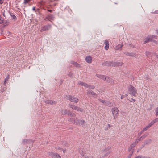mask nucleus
I'll list each match as a JSON object with an SVG mask.
<instances>
[{"instance_id": "f257e3e1", "label": "nucleus", "mask_w": 158, "mask_h": 158, "mask_svg": "<svg viewBox=\"0 0 158 158\" xmlns=\"http://www.w3.org/2000/svg\"><path fill=\"white\" fill-rule=\"evenodd\" d=\"M128 89L130 94L134 96H136V95L137 94V90L135 88L130 85L128 88Z\"/></svg>"}, {"instance_id": "f03ea898", "label": "nucleus", "mask_w": 158, "mask_h": 158, "mask_svg": "<svg viewBox=\"0 0 158 158\" xmlns=\"http://www.w3.org/2000/svg\"><path fill=\"white\" fill-rule=\"evenodd\" d=\"M67 99L70 101L75 103H77L78 101V99L74 96L69 95L67 98Z\"/></svg>"}, {"instance_id": "7ed1b4c3", "label": "nucleus", "mask_w": 158, "mask_h": 158, "mask_svg": "<svg viewBox=\"0 0 158 158\" xmlns=\"http://www.w3.org/2000/svg\"><path fill=\"white\" fill-rule=\"evenodd\" d=\"M119 111L117 108H114L111 109V111L115 119L117 117V114L118 113Z\"/></svg>"}, {"instance_id": "20e7f679", "label": "nucleus", "mask_w": 158, "mask_h": 158, "mask_svg": "<svg viewBox=\"0 0 158 158\" xmlns=\"http://www.w3.org/2000/svg\"><path fill=\"white\" fill-rule=\"evenodd\" d=\"M111 66L115 67L117 66H121L122 65V63L119 62L110 61Z\"/></svg>"}, {"instance_id": "39448f33", "label": "nucleus", "mask_w": 158, "mask_h": 158, "mask_svg": "<svg viewBox=\"0 0 158 158\" xmlns=\"http://www.w3.org/2000/svg\"><path fill=\"white\" fill-rule=\"evenodd\" d=\"M49 155L53 158H61L60 156L57 153L51 152L49 153Z\"/></svg>"}, {"instance_id": "423d86ee", "label": "nucleus", "mask_w": 158, "mask_h": 158, "mask_svg": "<svg viewBox=\"0 0 158 158\" xmlns=\"http://www.w3.org/2000/svg\"><path fill=\"white\" fill-rule=\"evenodd\" d=\"M70 107L72 108V109L76 110L77 111H80L81 112H82L83 111L82 109L78 107L73 104L70 105Z\"/></svg>"}, {"instance_id": "0eeeda50", "label": "nucleus", "mask_w": 158, "mask_h": 158, "mask_svg": "<svg viewBox=\"0 0 158 158\" xmlns=\"http://www.w3.org/2000/svg\"><path fill=\"white\" fill-rule=\"evenodd\" d=\"M32 140L30 139H23L22 142V144L25 145L26 144H31L33 143Z\"/></svg>"}, {"instance_id": "6e6552de", "label": "nucleus", "mask_w": 158, "mask_h": 158, "mask_svg": "<svg viewBox=\"0 0 158 158\" xmlns=\"http://www.w3.org/2000/svg\"><path fill=\"white\" fill-rule=\"evenodd\" d=\"M51 27V25L48 24L47 25L44 26L41 29V31H45L49 30Z\"/></svg>"}, {"instance_id": "1a4fd4ad", "label": "nucleus", "mask_w": 158, "mask_h": 158, "mask_svg": "<svg viewBox=\"0 0 158 158\" xmlns=\"http://www.w3.org/2000/svg\"><path fill=\"white\" fill-rule=\"evenodd\" d=\"M148 135V134H146L143 135L142 136L140 137L139 138L137 139L135 141V142L136 144H137L139 141L145 138Z\"/></svg>"}, {"instance_id": "9d476101", "label": "nucleus", "mask_w": 158, "mask_h": 158, "mask_svg": "<svg viewBox=\"0 0 158 158\" xmlns=\"http://www.w3.org/2000/svg\"><path fill=\"white\" fill-rule=\"evenodd\" d=\"M86 61L89 63H90L92 61V58L90 56H87L85 58Z\"/></svg>"}, {"instance_id": "9b49d317", "label": "nucleus", "mask_w": 158, "mask_h": 158, "mask_svg": "<svg viewBox=\"0 0 158 158\" xmlns=\"http://www.w3.org/2000/svg\"><path fill=\"white\" fill-rule=\"evenodd\" d=\"M104 44H105V46L104 47L105 49L107 50L109 48V43L108 40H105Z\"/></svg>"}, {"instance_id": "f8f14e48", "label": "nucleus", "mask_w": 158, "mask_h": 158, "mask_svg": "<svg viewBox=\"0 0 158 158\" xmlns=\"http://www.w3.org/2000/svg\"><path fill=\"white\" fill-rule=\"evenodd\" d=\"M110 63V61H106L102 63V64L104 66H111Z\"/></svg>"}, {"instance_id": "ddd939ff", "label": "nucleus", "mask_w": 158, "mask_h": 158, "mask_svg": "<svg viewBox=\"0 0 158 158\" xmlns=\"http://www.w3.org/2000/svg\"><path fill=\"white\" fill-rule=\"evenodd\" d=\"M124 54L126 55L132 57H135V54L133 53H129L127 52H124Z\"/></svg>"}, {"instance_id": "4468645a", "label": "nucleus", "mask_w": 158, "mask_h": 158, "mask_svg": "<svg viewBox=\"0 0 158 158\" xmlns=\"http://www.w3.org/2000/svg\"><path fill=\"white\" fill-rule=\"evenodd\" d=\"M55 102L54 101H52L51 100H46L45 101V102L48 104H50L51 105H52L54 104V103H55Z\"/></svg>"}, {"instance_id": "2eb2a0df", "label": "nucleus", "mask_w": 158, "mask_h": 158, "mask_svg": "<svg viewBox=\"0 0 158 158\" xmlns=\"http://www.w3.org/2000/svg\"><path fill=\"white\" fill-rule=\"evenodd\" d=\"M136 144H137L135 142L132 143L129 148L128 151L129 152L130 151L131 149L135 146Z\"/></svg>"}, {"instance_id": "dca6fc26", "label": "nucleus", "mask_w": 158, "mask_h": 158, "mask_svg": "<svg viewBox=\"0 0 158 158\" xmlns=\"http://www.w3.org/2000/svg\"><path fill=\"white\" fill-rule=\"evenodd\" d=\"M85 122V121L84 120H79L77 119V124L78 125H82Z\"/></svg>"}, {"instance_id": "f3484780", "label": "nucleus", "mask_w": 158, "mask_h": 158, "mask_svg": "<svg viewBox=\"0 0 158 158\" xmlns=\"http://www.w3.org/2000/svg\"><path fill=\"white\" fill-rule=\"evenodd\" d=\"M70 121L73 123H75L77 124V118H73L70 119Z\"/></svg>"}, {"instance_id": "a211bd4d", "label": "nucleus", "mask_w": 158, "mask_h": 158, "mask_svg": "<svg viewBox=\"0 0 158 158\" xmlns=\"http://www.w3.org/2000/svg\"><path fill=\"white\" fill-rule=\"evenodd\" d=\"M96 76H97L98 78L102 79L104 80L105 79H106L105 78L106 76L104 75L96 74Z\"/></svg>"}, {"instance_id": "6ab92c4d", "label": "nucleus", "mask_w": 158, "mask_h": 158, "mask_svg": "<svg viewBox=\"0 0 158 158\" xmlns=\"http://www.w3.org/2000/svg\"><path fill=\"white\" fill-rule=\"evenodd\" d=\"M152 38H148V37H147L145 39V40L144 41V44H146V43H148L149 42H151L152 41Z\"/></svg>"}, {"instance_id": "aec40b11", "label": "nucleus", "mask_w": 158, "mask_h": 158, "mask_svg": "<svg viewBox=\"0 0 158 158\" xmlns=\"http://www.w3.org/2000/svg\"><path fill=\"white\" fill-rule=\"evenodd\" d=\"M68 110L66 109L63 110L61 109V112L62 114L66 115L67 114V113Z\"/></svg>"}, {"instance_id": "412c9836", "label": "nucleus", "mask_w": 158, "mask_h": 158, "mask_svg": "<svg viewBox=\"0 0 158 158\" xmlns=\"http://www.w3.org/2000/svg\"><path fill=\"white\" fill-rule=\"evenodd\" d=\"M93 91L91 89H88L87 90L86 94L88 95H92Z\"/></svg>"}, {"instance_id": "4be33fe9", "label": "nucleus", "mask_w": 158, "mask_h": 158, "mask_svg": "<svg viewBox=\"0 0 158 158\" xmlns=\"http://www.w3.org/2000/svg\"><path fill=\"white\" fill-rule=\"evenodd\" d=\"M123 46V44H118V45L116 46V50H118L120 48H122Z\"/></svg>"}, {"instance_id": "5701e85b", "label": "nucleus", "mask_w": 158, "mask_h": 158, "mask_svg": "<svg viewBox=\"0 0 158 158\" xmlns=\"http://www.w3.org/2000/svg\"><path fill=\"white\" fill-rule=\"evenodd\" d=\"M10 15L11 17H12L14 21H16L17 20V18L16 16L14 15L13 13H10Z\"/></svg>"}, {"instance_id": "b1692460", "label": "nucleus", "mask_w": 158, "mask_h": 158, "mask_svg": "<svg viewBox=\"0 0 158 158\" xmlns=\"http://www.w3.org/2000/svg\"><path fill=\"white\" fill-rule=\"evenodd\" d=\"M71 64L73 65H75L76 67H79V64L76 62L72 61H71Z\"/></svg>"}, {"instance_id": "393cba45", "label": "nucleus", "mask_w": 158, "mask_h": 158, "mask_svg": "<svg viewBox=\"0 0 158 158\" xmlns=\"http://www.w3.org/2000/svg\"><path fill=\"white\" fill-rule=\"evenodd\" d=\"M104 105L107 106L109 107L111 106V103L110 102L107 101H105V103Z\"/></svg>"}, {"instance_id": "a878e982", "label": "nucleus", "mask_w": 158, "mask_h": 158, "mask_svg": "<svg viewBox=\"0 0 158 158\" xmlns=\"http://www.w3.org/2000/svg\"><path fill=\"white\" fill-rule=\"evenodd\" d=\"M48 17L49 19L52 20H53L54 18V15L52 14H49L48 16Z\"/></svg>"}, {"instance_id": "bb28decb", "label": "nucleus", "mask_w": 158, "mask_h": 158, "mask_svg": "<svg viewBox=\"0 0 158 158\" xmlns=\"http://www.w3.org/2000/svg\"><path fill=\"white\" fill-rule=\"evenodd\" d=\"M151 140L149 139L148 140H146L144 142V145H147L149 144L151 142Z\"/></svg>"}, {"instance_id": "cd10ccee", "label": "nucleus", "mask_w": 158, "mask_h": 158, "mask_svg": "<svg viewBox=\"0 0 158 158\" xmlns=\"http://www.w3.org/2000/svg\"><path fill=\"white\" fill-rule=\"evenodd\" d=\"M8 23V21H7L6 20V21L5 20L4 21V24L2 25V27H5L6 26H7V25Z\"/></svg>"}, {"instance_id": "c85d7f7f", "label": "nucleus", "mask_w": 158, "mask_h": 158, "mask_svg": "<svg viewBox=\"0 0 158 158\" xmlns=\"http://www.w3.org/2000/svg\"><path fill=\"white\" fill-rule=\"evenodd\" d=\"M105 78L106 79H105L104 80H105L108 82H110V81L111 79L109 77L106 76L105 77Z\"/></svg>"}, {"instance_id": "c756f323", "label": "nucleus", "mask_w": 158, "mask_h": 158, "mask_svg": "<svg viewBox=\"0 0 158 158\" xmlns=\"http://www.w3.org/2000/svg\"><path fill=\"white\" fill-rule=\"evenodd\" d=\"M87 88L89 89H94L95 88V86L93 85H87Z\"/></svg>"}, {"instance_id": "7c9ffc66", "label": "nucleus", "mask_w": 158, "mask_h": 158, "mask_svg": "<svg viewBox=\"0 0 158 158\" xmlns=\"http://www.w3.org/2000/svg\"><path fill=\"white\" fill-rule=\"evenodd\" d=\"M69 115L71 117H75L76 116V114L73 112H70V113H69Z\"/></svg>"}, {"instance_id": "2f4dec72", "label": "nucleus", "mask_w": 158, "mask_h": 158, "mask_svg": "<svg viewBox=\"0 0 158 158\" xmlns=\"http://www.w3.org/2000/svg\"><path fill=\"white\" fill-rule=\"evenodd\" d=\"M93 94H92V96H93L95 98H97V94L95 93H94V92H93V93H92Z\"/></svg>"}, {"instance_id": "473e14b6", "label": "nucleus", "mask_w": 158, "mask_h": 158, "mask_svg": "<svg viewBox=\"0 0 158 158\" xmlns=\"http://www.w3.org/2000/svg\"><path fill=\"white\" fill-rule=\"evenodd\" d=\"M150 127H148V125L147 126H146V127H144L143 128V131H146V130H147Z\"/></svg>"}, {"instance_id": "72a5a7b5", "label": "nucleus", "mask_w": 158, "mask_h": 158, "mask_svg": "<svg viewBox=\"0 0 158 158\" xmlns=\"http://www.w3.org/2000/svg\"><path fill=\"white\" fill-rule=\"evenodd\" d=\"M155 111L156 112L155 115L156 116H158V107L155 108Z\"/></svg>"}, {"instance_id": "f704fd0d", "label": "nucleus", "mask_w": 158, "mask_h": 158, "mask_svg": "<svg viewBox=\"0 0 158 158\" xmlns=\"http://www.w3.org/2000/svg\"><path fill=\"white\" fill-rule=\"evenodd\" d=\"M110 151H109L108 152H107V153H106L104 155V157H105V156H110Z\"/></svg>"}, {"instance_id": "c9c22d12", "label": "nucleus", "mask_w": 158, "mask_h": 158, "mask_svg": "<svg viewBox=\"0 0 158 158\" xmlns=\"http://www.w3.org/2000/svg\"><path fill=\"white\" fill-rule=\"evenodd\" d=\"M154 124V122H153L152 121L148 125V127H150Z\"/></svg>"}, {"instance_id": "e433bc0d", "label": "nucleus", "mask_w": 158, "mask_h": 158, "mask_svg": "<svg viewBox=\"0 0 158 158\" xmlns=\"http://www.w3.org/2000/svg\"><path fill=\"white\" fill-rule=\"evenodd\" d=\"M133 151H132L130 152V154L129 155L128 158H131L132 154H133Z\"/></svg>"}, {"instance_id": "4c0bfd02", "label": "nucleus", "mask_w": 158, "mask_h": 158, "mask_svg": "<svg viewBox=\"0 0 158 158\" xmlns=\"http://www.w3.org/2000/svg\"><path fill=\"white\" fill-rule=\"evenodd\" d=\"M68 76L70 77H73V74L71 72H69L68 74Z\"/></svg>"}, {"instance_id": "58836bf2", "label": "nucleus", "mask_w": 158, "mask_h": 158, "mask_svg": "<svg viewBox=\"0 0 158 158\" xmlns=\"http://www.w3.org/2000/svg\"><path fill=\"white\" fill-rule=\"evenodd\" d=\"M98 100L101 102L102 103H103V104H105V101H106L105 100H103L102 99H99Z\"/></svg>"}, {"instance_id": "ea45409f", "label": "nucleus", "mask_w": 158, "mask_h": 158, "mask_svg": "<svg viewBox=\"0 0 158 158\" xmlns=\"http://www.w3.org/2000/svg\"><path fill=\"white\" fill-rule=\"evenodd\" d=\"M4 23L3 20L1 16H0V24Z\"/></svg>"}, {"instance_id": "a19ab883", "label": "nucleus", "mask_w": 158, "mask_h": 158, "mask_svg": "<svg viewBox=\"0 0 158 158\" xmlns=\"http://www.w3.org/2000/svg\"><path fill=\"white\" fill-rule=\"evenodd\" d=\"M152 121L153 122H154V123H155L158 122V118L154 119Z\"/></svg>"}, {"instance_id": "79ce46f5", "label": "nucleus", "mask_w": 158, "mask_h": 158, "mask_svg": "<svg viewBox=\"0 0 158 158\" xmlns=\"http://www.w3.org/2000/svg\"><path fill=\"white\" fill-rule=\"evenodd\" d=\"M144 131H143V130L141 131L138 133V136H139L141 135L142 134L143 132Z\"/></svg>"}, {"instance_id": "37998d69", "label": "nucleus", "mask_w": 158, "mask_h": 158, "mask_svg": "<svg viewBox=\"0 0 158 158\" xmlns=\"http://www.w3.org/2000/svg\"><path fill=\"white\" fill-rule=\"evenodd\" d=\"M110 148H111L110 147H108V148H106L105 149L104 151H107L109 150Z\"/></svg>"}, {"instance_id": "c03bdc74", "label": "nucleus", "mask_w": 158, "mask_h": 158, "mask_svg": "<svg viewBox=\"0 0 158 158\" xmlns=\"http://www.w3.org/2000/svg\"><path fill=\"white\" fill-rule=\"evenodd\" d=\"M29 0H24V3L25 4H27L29 2Z\"/></svg>"}, {"instance_id": "a18cd8bd", "label": "nucleus", "mask_w": 158, "mask_h": 158, "mask_svg": "<svg viewBox=\"0 0 158 158\" xmlns=\"http://www.w3.org/2000/svg\"><path fill=\"white\" fill-rule=\"evenodd\" d=\"M56 148L57 149H58L59 150H63V149L60 148V147H57Z\"/></svg>"}, {"instance_id": "49530a36", "label": "nucleus", "mask_w": 158, "mask_h": 158, "mask_svg": "<svg viewBox=\"0 0 158 158\" xmlns=\"http://www.w3.org/2000/svg\"><path fill=\"white\" fill-rule=\"evenodd\" d=\"M84 82H82L81 81H80L79 82V84L80 85H81L82 86H83V84H84Z\"/></svg>"}, {"instance_id": "de8ad7c7", "label": "nucleus", "mask_w": 158, "mask_h": 158, "mask_svg": "<svg viewBox=\"0 0 158 158\" xmlns=\"http://www.w3.org/2000/svg\"><path fill=\"white\" fill-rule=\"evenodd\" d=\"M87 85L88 84H87L84 82V84H83V86H85V87L87 88Z\"/></svg>"}, {"instance_id": "09e8293b", "label": "nucleus", "mask_w": 158, "mask_h": 158, "mask_svg": "<svg viewBox=\"0 0 158 158\" xmlns=\"http://www.w3.org/2000/svg\"><path fill=\"white\" fill-rule=\"evenodd\" d=\"M35 12H38L39 13H40V9L39 8L37 9L36 10Z\"/></svg>"}, {"instance_id": "8fccbe9b", "label": "nucleus", "mask_w": 158, "mask_h": 158, "mask_svg": "<svg viewBox=\"0 0 158 158\" xmlns=\"http://www.w3.org/2000/svg\"><path fill=\"white\" fill-rule=\"evenodd\" d=\"M84 157L85 158H93L92 157H88V156H86V155H85Z\"/></svg>"}, {"instance_id": "3c124183", "label": "nucleus", "mask_w": 158, "mask_h": 158, "mask_svg": "<svg viewBox=\"0 0 158 158\" xmlns=\"http://www.w3.org/2000/svg\"><path fill=\"white\" fill-rule=\"evenodd\" d=\"M32 10H33V11H35L36 10V9H35V7H33V8H32Z\"/></svg>"}, {"instance_id": "603ef678", "label": "nucleus", "mask_w": 158, "mask_h": 158, "mask_svg": "<svg viewBox=\"0 0 158 158\" xmlns=\"http://www.w3.org/2000/svg\"><path fill=\"white\" fill-rule=\"evenodd\" d=\"M3 2V0H0V4H2Z\"/></svg>"}, {"instance_id": "864d4df0", "label": "nucleus", "mask_w": 158, "mask_h": 158, "mask_svg": "<svg viewBox=\"0 0 158 158\" xmlns=\"http://www.w3.org/2000/svg\"><path fill=\"white\" fill-rule=\"evenodd\" d=\"M157 36H156L155 35H153L152 36V38H157Z\"/></svg>"}, {"instance_id": "5fc2aeb1", "label": "nucleus", "mask_w": 158, "mask_h": 158, "mask_svg": "<svg viewBox=\"0 0 158 158\" xmlns=\"http://www.w3.org/2000/svg\"><path fill=\"white\" fill-rule=\"evenodd\" d=\"M125 97V96L124 95H122L121 97V99H123Z\"/></svg>"}, {"instance_id": "6e6d98bb", "label": "nucleus", "mask_w": 158, "mask_h": 158, "mask_svg": "<svg viewBox=\"0 0 158 158\" xmlns=\"http://www.w3.org/2000/svg\"><path fill=\"white\" fill-rule=\"evenodd\" d=\"M48 11L50 13H52V10H48Z\"/></svg>"}, {"instance_id": "4d7b16f0", "label": "nucleus", "mask_w": 158, "mask_h": 158, "mask_svg": "<svg viewBox=\"0 0 158 158\" xmlns=\"http://www.w3.org/2000/svg\"><path fill=\"white\" fill-rule=\"evenodd\" d=\"M70 111L68 110L67 113V114L66 115H69V113H70Z\"/></svg>"}, {"instance_id": "13d9d810", "label": "nucleus", "mask_w": 158, "mask_h": 158, "mask_svg": "<svg viewBox=\"0 0 158 158\" xmlns=\"http://www.w3.org/2000/svg\"><path fill=\"white\" fill-rule=\"evenodd\" d=\"M135 158H142L141 156H138L136 157Z\"/></svg>"}, {"instance_id": "bf43d9fd", "label": "nucleus", "mask_w": 158, "mask_h": 158, "mask_svg": "<svg viewBox=\"0 0 158 158\" xmlns=\"http://www.w3.org/2000/svg\"><path fill=\"white\" fill-rule=\"evenodd\" d=\"M8 77H6V79H5V81H6V80H8Z\"/></svg>"}, {"instance_id": "052dcab7", "label": "nucleus", "mask_w": 158, "mask_h": 158, "mask_svg": "<svg viewBox=\"0 0 158 158\" xmlns=\"http://www.w3.org/2000/svg\"><path fill=\"white\" fill-rule=\"evenodd\" d=\"M156 14H158V11H156L155 12Z\"/></svg>"}, {"instance_id": "680f3d73", "label": "nucleus", "mask_w": 158, "mask_h": 158, "mask_svg": "<svg viewBox=\"0 0 158 158\" xmlns=\"http://www.w3.org/2000/svg\"><path fill=\"white\" fill-rule=\"evenodd\" d=\"M145 145H144V144H143L142 145V148H143V147H144L145 146Z\"/></svg>"}, {"instance_id": "e2e57ef3", "label": "nucleus", "mask_w": 158, "mask_h": 158, "mask_svg": "<svg viewBox=\"0 0 158 158\" xmlns=\"http://www.w3.org/2000/svg\"><path fill=\"white\" fill-rule=\"evenodd\" d=\"M132 100L134 101V102H135V99H133L132 98Z\"/></svg>"}, {"instance_id": "0e129e2a", "label": "nucleus", "mask_w": 158, "mask_h": 158, "mask_svg": "<svg viewBox=\"0 0 158 158\" xmlns=\"http://www.w3.org/2000/svg\"><path fill=\"white\" fill-rule=\"evenodd\" d=\"M152 42H156L155 40H152Z\"/></svg>"}, {"instance_id": "69168bd1", "label": "nucleus", "mask_w": 158, "mask_h": 158, "mask_svg": "<svg viewBox=\"0 0 158 158\" xmlns=\"http://www.w3.org/2000/svg\"><path fill=\"white\" fill-rule=\"evenodd\" d=\"M157 33L158 34V30H156Z\"/></svg>"}, {"instance_id": "338daca9", "label": "nucleus", "mask_w": 158, "mask_h": 158, "mask_svg": "<svg viewBox=\"0 0 158 158\" xmlns=\"http://www.w3.org/2000/svg\"><path fill=\"white\" fill-rule=\"evenodd\" d=\"M3 15L4 17L5 16V14H4V13L3 14Z\"/></svg>"}, {"instance_id": "774afa93", "label": "nucleus", "mask_w": 158, "mask_h": 158, "mask_svg": "<svg viewBox=\"0 0 158 158\" xmlns=\"http://www.w3.org/2000/svg\"><path fill=\"white\" fill-rule=\"evenodd\" d=\"M156 57H157V58L158 59V55H157L156 56Z\"/></svg>"}]
</instances>
